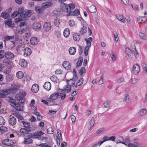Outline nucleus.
<instances>
[{"label": "nucleus", "instance_id": "ea45409f", "mask_svg": "<svg viewBox=\"0 0 147 147\" xmlns=\"http://www.w3.org/2000/svg\"><path fill=\"white\" fill-rule=\"evenodd\" d=\"M18 89V88H13L7 90L9 91V94H13L16 93Z\"/></svg>", "mask_w": 147, "mask_h": 147}, {"label": "nucleus", "instance_id": "5fc2aeb1", "mask_svg": "<svg viewBox=\"0 0 147 147\" xmlns=\"http://www.w3.org/2000/svg\"><path fill=\"white\" fill-rule=\"evenodd\" d=\"M125 52L129 57L131 56V55L132 54L131 51L129 48L126 49Z\"/></svg>", "mask_w": 147, "mask_h": 147}, {"label": "nucleus", "instance_id": "412c9836", "mask_svg": "<svg viewBox=\"0 0 147 147\" xmlns=\"http://www.w3.org/2000/svg\"><path fill=\"white\" fill-rule=\"evenodd\" d=\"M41 26L40 24L38 22L34 23L32 25L33 28L36 30H39L41 28Z\"/></svg>", "mask_w": 147, "mask_h": 147}, {"label": "nucleus", "instance_id": "6ab92c4d", "mask_svg": "<svg viewBox=\"0 0 147 147\" xmlns=\"http://www.w3.org/2000/svg\"><path fill=\"white\" fill-rule=\"evenodd\" d=\"M24 55L26 56L30 55L32 51L30 48L27 47L24 49Z\"/></svg>", "mask_w": 147, "mask_h": 147}, {"label": "nucleus", "instance_id": "39448f33", "mask_svg": "<svg viewBox=\"0 0 147 147\" xmlns=\"http://www.w3.org/2000/svg\"><path fill=\"white\" fill-rule=\"evenodd\" d=\"M59 93L57 92L51 94L47 100L49 102H52L54 104L55 100L57 99L59 96ZM54 104L52 105H53Z\"/></svg>", "mask_w": 147, "mask_h": 147}, {"label": "nucleus", "instance_id": "49530a36", "mask_svg": "<svg viewBox=\"0 0 147 147\" xmlns=\"http://www.w3.org/2000/svg\"><path fill=\"white\" fill-rule=\"evenodd\" d=\"M50 79L54 82L57 83L58 81L57 77L55 76H52L50 77Z\"/></svg>", "mask_w": 147, "mask_h": 147}, {"label": "nucleus", "instance_id": "58836bf2", "mask_svg": "<svg viewBox=\"0 0 147 147\" xmlns=\"http://www.w3.org/2000/svg\"><path fill=\"white\" fill-rule=\"evenodd\" d=\"M87 31V28L86 26H84L82 28L79 32L81 35H83Z\"/></svg>", "mask_w": 147, "mask_h": 147}, {"label": "nucleus", "instance_id": "f704fd0d", "mask_svg": "<svg viewBox=\"0 0 147 147\" xmlns=\"http://www.w3.org/2000/svg\"><path fill=\"white\" fill-rule=\"evenodd\" d=\"M146 20L145 17H140L137 18V21L139 23L144 22Z\"/></svg>", "mask_w": 147, "mask_h": 147}, {"label": "nucleus", "instance_id": "79ce46f5", "mask_svg": "<svg viewBox=\"0 0 147 147\" xmlns=\"http://www.w3.org/2000/svg\"><path fill=\"white\" fill-rule=\"evenodd\" d=\"M60 23V20L58 19H55L54 21V25L57 27H59Z\"/></svg>", "mask_w": 147, "mask_h": 147}, {"label": "nucleus", "instance_id": "4468645a", "mask_svg": "<svg viewBox=\"0 0 147 147\" xmlns=\"http://www.w3.org/2000/svg\"><path fill=\"white\" fill-rule=\"evenodd\" d=\"M80 11L78 9H75L74 11H72L70 12H69L67 16H69L70 15L71 16H78L80 14Z\"/></svg>", "mask_w": 147, "mask_h": 147}, {"label": "nucleus", "instance_id": "e433bc0d", "mask_svg": "<svg viewBox=\"0 0 147 147\" xmlns=\"http://www.w3.org/2000/svg\"><path fill=\"white\" fill-rule=\"evenodd\" d=\"M73 37L74 40L76 41H78L80 38V34L78 33L74 34L73 35Z\"/></svg>", "mask_w": 147, "mask_h": 147}, {"label": "nucleus", "instance_id": "423d86ee", "mask_svg": "<svg viewBox=\"0 0 147 147\" xmlns=\"http://www.w3.org/2000/svg\"><path fill=\"white\" fill-rule=\"evenodd\" d=\"M16 12L18 13V15H20V18H17V22H20V21L23 20L22 19V18L23 17V15L25 12L24 8L21 7L19 8L18 11H16Z\"/></svg>", "mask_w": 147, "mask_h": 147}, {"label": "nucleus", "instance_id": "ddd939ff", "mask_svg": "<svg viewBox=\"0 0 147 147\" xmlns=\"http://www.w3.org/2000/svg\"><path fill=\"white\" fill-rule=\"evenodd\" d=\"M5 57L8 59H10L14 57L13 54L10 51H7L5 52Z\"/></svg>", "mask_w": 147, "mask_h": 147}, {"label": "nucleus", "instance_id": "680f3d73", "mask_svg": "<svg viewBox=\"0 0 147 147\" xmlns=\"http://www.w3.org/2000/svg\"><path fill=\"white\" fill-rule=\"evenodd\" d=\"M69 24L71 27H73L75 24V21L73 20H70L69 22Z\"/></svg>", "mask_w": 147, "mask_h": 147}, {"label": "nucleus", "instance_id": "7ed1b4c3", "mask_svg": "<svg viewBox=\"0 0 147 147\" xmlns=\"http://www.w3.org/2000/svg\"><path fill=\"white\" fill-rule=\"evenodd\" d=\"M50 2H47L42 4V7H37L35 8V11L38 13H42L45 11V9L50 7Z\"/></svg>", "mask_w": 147, "mask_h": 147}, {"label": "nucleus", "instance_id": "f8f14e48", "mask_svg": "<svg viewBox=\"0 0 147 147\" xmlns=\"http://www.w3.org/2000/svg\"><path fill=\"white\" fill-rule=\"evenodd\" d=\"M62 66L63 67L67 70H69L71 67V65L69 62L67 61H65L62 63Z\"/></svg>", "mask_w": 147, "mask_h": 147}, {"label": "nucleus", "instance_id": "4d7b16f0", "mask_svg": "<svg viewBox=\"0 0 147 147\" xmlns=\"http://www.w3.org/2000/svg\"><path fill=\"white\" fill-rule=\"evenodd\" d=\"M90 47H88V46H86L85 48L84 53L85 56H87L88 54V50Z\"/></svg>", "mask_w": 147, "mask_h": 147}, {"label": "nucleus", "instance_id": "6e6d98bb", "mask_svg": "<svg viewBox=\"0 0 147 147\" xmlns=\"http://www.w3.org/2000/svg\"><path fill=\"white\" fill-rule=\"evenodd\" d=\"M86 72V69L85 67H82L81 68L79 71L80 74L81 76H82L84 73Z\"/></svg>", "mask_w": 147, "mask_h": 147}, {"label": "nucleus", "instance_id": "09e8293b", "mask_svg": "<svg viewBox=\"0 0 147 147\" xmlns=\"http://www.w3.org/2000/svg\"><path fill=\"white\" fill-rule=\"evenodd\" d=\"M141 65L143 69L147 73V65L144 62H142L141 63Z\"/></svg>", "mask_w": 147, "mask_h": 147}, {"label": "nucleus", "instance_id": "393cba45", "mask_svg": "<svg viewBox=\"0 0 147 147\" xmlns=\"http://www.w3.org/2000/svg\"><path fill=\"white\" fill-rule=\"evenodd\" d=\"M69 54L71 55H74L76 52V48L74 47H70L69 49Z\"/></svg>", "mask_w": 147, "mask_h": 147}, {"label": "nucleus", "instance_id": "6e6552de", "mask_svg": "<svg viewBox=\"0 0 147 147\" xmlns=\"http://www.w3.org/2000/svg\"><path fill=\"white\" fill-rule=\"evenodd\" d=\"M44 134L45 133L42 131H36L32 134V135H31V137L33 139H38L40 136Z\"/></svg>", "mask_w": 147, "mask_h": 147}, {"label": "nucleus", "instance_id": "a18cd8bd", "mask_svg": "<svg viewBox=\"0 0 147 147\" xmlns=\"http://www.w3.org/2000/svg\"><path fill=\"white\" fill-rule=\"evenodd\" d=\"M111 102L110 100H107L103 104L104 107L105 108H108L110 106Z\"/></svg>", "mask_w": 147, "mask_h": 147}, {"label": "nucleus", "instance_id": "4be33fe9", "mask_svg": "<svg viewBox=\"0 0 147 147\" xmlns=\"http://www.w3.org/2000/svg\"><path fill=\"white\" fill-rule=\"evenodd\" d=\"M38 42V40L36 37H32L30 39L31 44L33 45H36Z\"/></svg>", "mask_w": 147, "mask_h": 147}, {"label": "nucleus", "instance_id": "72a5a7b5", "mask_svg": "<svg viewBox=\"0 0 147 147\" xmlns=\"http://www.w3.org/2000/svg\"><path fill=\"white\" fill-rule=\"evenodd\" d=\"M70 34L69 30L68 28H66L63 31V34L65 37L67 38L69 35Z\"/></svg>", "mask_w": 147, "mask_h": 147}, {"label": "nucleus", "instance_id": "f257e3e1", "mask_svg": "<svg viewBox=\"0 0 147 147\" xmlns=\"http://www.w3.org/2000/svg\"><path fill=\"white\" fill-rule=\"evenodd\" d=\"M20 122L24 125V127L21 128L20 130V132L23 135L25 136L26 135L29 134L31 131V127L30 125V123L22 121Z\"/></svg>", "mask_w": 147, "mask_h": 147}, {"label": "nucleus", "instance_id": "20e7f679", "mask_svg": "<svg viewBox=\"0 0 147 147\" xmlns=\"http://www.w3.org/2000/svg\"><path fill=\"white\" fill-rule=\"evenodd\" d=\"M125 141L128 143V146L129 147H138L139 143L138 142H134L133 144L129 143L130 142V139L129 136H126L125 139Z\"/></svg>", "mask_w": 147, "mask_h": 147}, {"label": "nucleus", "instance_id": "bf43d9fd", "mask_svg": "<svg viewBox=\"0 0 147 147\" xmlns=\"http://www.w3.org/2000/svg\"><path fill=\"white\" fill-rule=\"evenodd\" d=\"M16 31L18 32L20 34H22L25 31V29L24 28H21L20 29H16Z\"/></svg>", "mask_w": 147, "mask_h": 147}, {"label": "nucleus", "instance_id": "5701e85b", "mask_svg": "<svg viewBox=\"0 0 147 147\" xmlns=\"http://www.w3.org/2000/svg\"><path fill=\"white\" fill-rule=\"evenodd\" d=\"M43 87L47 90H49L51 88V84L49 82H46L45 83Z\"/></svg>", "mask_w": 147, "mask_h": 147}, {"label": "nucleus", "instance_id": "7c9ffc66", "mask_svg": "<svg viewBox=\"0 0 147 147\" xmlns=\"http://www.w3.org/2000/svg\"><path fill=\"white\" fill-rule=\"evenodd\" d=\"M147 112V111L145 109H143L140 111L138 113L139 116H142L145 115Z\"/></svg>", "mask_w": 147, "mask_h": 147}, {"label": "nucleus", "instance_id": "c85d7f7f", "mask_svg": "<svg viewBox=\"0 0 147 147\" xmlns=\"http://www.w3.org/2000/svg\"><path fill=\"white\" fill-rule=\"evenodd\" d=\"M116 17L117 19L121 22L124 23L125 19H124L123 16L122 14H118L116 15Z\"/></svg>", "mask_w": 147, "mask_h": 147}, {"label": "nucleus", "instance_id": "0eeeda50", "mask_svg": "<svg viewBox=\"0 0 147 147\" xmlns=\"http://www.w3.org/2000/svg\"><path fill=\"white\" fill-rule=\"evenodd\" d=\"M133 73L135 75H138L140 71L139 66L137 64H134L133 66Z\"/></svg>", "mask_w": 147, "mask_h": 147}, {"label": "nucleus", "instance_id": "37998d69", "mask_svg": "<svg viewBox=\"0 0 147 147\" xmlns=\"http://www.w3.org/2000/svg\"><path fill=\"white\" fill-rule=\"evenodd\" d=\"M65 92H69L71 91V86L69 84H67L66 87L64 89Z\"/></svg>", "mask_w": 147, "mask_h": 147}, {"label": "nucleus", "instance_id": "0e129e2a", "mask_svg": "<svg viewBox=\"0 0 147 147\" xmlns=\"http://www.w3.org/2000/svg\"><path fill=\"white\" fill-rule=\"evenodd\" d=\"M59 96H60V97L62 100H63L65 97L66 95L65 93H59Z\"/></svg>", "mask_w": 147, "mask_h": 147}, {"label": "nucleus", "instance_id": "f3484780", "mask_svg": "<svg viewBox=\"0 0 147 147\" xmlns=\"http://www.w3.org/2000/svg\"><path fill=\"white\" fill-rule=\"evenodd\" d=\"M9 91L7 90H0V97L3 98L5 97L6 95L9 94Z\"/></svg>", "mask_w": 147, "mask_h": 147}, {"label": "nucleus", "instance_id": "2eb2a0df", "mask_svg": "<svg viewBox=\"0 0 147 147\" xmlns=\"http://www.w3.org/2000/svg\"><path fill=\"white\" fill-rule=\"evenodd\" d=\"M68 4L63 2L62 6L60 9V11H63L66 13H69Z\"/></svg>", "mask_w": 147, "mask_h": 147}, {"label": "nucleus", "instance_id": "dca6fc26", "mask_svg": "<svg viewBox=\"0 0 147 147\" xmlns=\"http://www.w3.org/2000/svg\"><path fill=\"white\" fill-rule=\"evenodd\" d=\"M28 63L27 61L24 59L21 60L19 62V65L22 67L26 68L27 65Z\"/></svg>", "mask_w": 147, "mask_h": 147}, {"label": "nucleus", "instance_id": "2f4dec72", "mask_svg": "<svg viewBox=\"0 0 147 147\" xmlns=\"http://www.w3.org/2000/svg\"><path fill=\"white\" fill-rule=\"evenodd\" d=\"M14 36H4V39L3 41L5 44L6 41H8L11 39L14 38Z\"/></svg>", "mask_w": 147, "mask_h": 147}, {"label": "nucleus", "instance_id": "a878e982", "mask_svg": "<svg viewBox=\"0 0 147 147\" xmlns=\"http://www.w3.org/2000/svg\"><path fill=\"white\" fill-rule=\"evenodd\" d=\"M84 40L86 42V46H88V47H90L91 46V42L92 41V37H90L88 39L86 38Z\"/></svg>", "mask_w": 147, "mask_h": 147}, {"label": "nucleus", "instance_id": "cd10ccee", "mask_svg": "<svg viewBox=\"0 0 147 147\" xmlns=\"http://www.w3.org/2000/svg\"><path fill=\"white\" fill-rule=\"evenodd\" d=\"M88 9L89 11L91 13H95L96 11V8L93 5H92Z\"/></svg>", "mask_w": 147, "mask_h": 147}, {"label": "nucleus", "instance_id": "774afa93", "mask_svg": "<svg viewBox=\"0 0 147 147\" xmlns=\"http://www.w3.org/2000/svg\"><path fill=\"white\" fill-rule=\"evenodd\" d=\"M139 35L140 37L142 39L145 38L146 36V35L144 34L142 32L139 33Z\"/></svg>", "mask_w": 147, "mask_h": 147}, {"label": "nucleus", "instance_id": "473e14b6", "mask_svg": "<svg viewBox=\"0 0 147 147\" xmlns=\"http://www.w3.org/2000/svg\"><path fill=\"white\" fill-rule=\"evenodd\" d=\"M24 141V143L26 144H29L31 143L32 142L33 140L30 138H25Z\"/></svg>", "mask_w": 147, "mask_h": 147}, {"label": "nucleus", "instance_id": "c03bdc74", "mask_svg": "<svg viewBox=\"0 0 147 147\" xmlns=\"http://www.w3.org/2000/svg\"><path fill=\"white\" fill-rule=\"evenodd\" d=\"M24 74L22 71H19L16 74L17 77L19 79L22 78L23 77Z\"/></svg>", "mask_w": 147, "mask_h": 147}, {"label": "nucleus", "instance_id": "4c0bfd02", "mask_svg": "<svg viewBox=\"0 0 147 147\" xmlns=\"http://www.w3.org/2000/svg\"><path fill=\"white\" fill-rule=\"evenodd\" d=\"M13 77L12 74H8L6 76V80L7 82L11 81L13 80Z\"/></svg>", "mask_w": 147, "mask_h": 147}, {"label": "nucleus", "instance_id": "13d9d810", "mask_svg": "<svg viewBox=\"0 0 147 147\" xmlns=\"http://www.w3.org/2000/svg\"><path fill=\"white\" fill-rule=\"evenodd\" d=\"M94 123V117H92L89 122L90 125L93 126Z\"/></svg>", "mask_w": 147, "mask_h": 147}, {"label": "nucleus", "instance_id": "603ef678", "mask_svg": "<svg viewBox=\"0 0 147 147\" xmlns=\"http://www.w3.org/2000/svg\"><path fill=\"white\" fill-rule=\"evenodd\" d=\"M5 121L2 116H0V125H3L5 124Z\"/></svg>", "mask_w": 147, "mask_h": 147}, {"label": "nucleus", "instance_id": "a19ab883", "mask_svg": "<svg viewBox=\"0 0 147 147\" xmlns=\"http://www.w3.org/2000/svg\"><path fill=\"white\" fill-rule=\"evenodd\" d=\"M1 16L2 17L5 19H7L9 17V14L5 12H3L1 14Z\"/></svg>", "mask_w": 147, "mask_h": 147}, {"label": "nucleus", "instance_id": "bb28decb", "mask_svg": "<svg viewBox=\"0 0 147 147\" xmlns=\"http://www.w3.org/2000/svg\"><path fill=\"white\" fill-rule=\"evenodd\" d=\"M5 24L7 25L9 27H11L12 28L14 27V24H12L11 20V19L7 20L5 23Z\"/></svg>", "mask_w": 147, "mask_h": 147}, {"label": "nucleus", "instance_id": "8fccbe9b", "mask_svg": "<svg viewBox=\"0 0 147 147\" xmlns=\"http://www.w3.org/2000/svg\"><path fill=\"white\" fill-rule=\"evenodd\" d=\"M0 130L3 132H5L8 131V129L6 127L3 126L0 127Z\"/></svg>", "mask_w": 147, "mask_h": 147}, {"label": "nucleus", "instance_id": "b1692460", "mask_svg": "<svg viewBox=\"0 0 147 147\" xmlns=\"http://www.w3.org/2000/svg\"><path fill=\"white\" fill-rule=\"evenodd\" d=\"M31 14H30V13L29 11H27L24 14V13L23 16V17L22 18V20H26V18L27 17H29L30 16Z\"/></svg>", "mask_w": 147, "mask_h": 147}, {"label": "nucleus", "instance_id": "f03ea898", "mask_svg": "<svg viewBox=\"0 0 147 147\" xmlns=\"http://www.w3.org/2000/svg\"><path fill=\"white\" fill-rule=\"evenodd\" d=\"M26 94V93L25 92L18 93L15 97L16 100H17L19 103L21 104L24 103L26 101V99L24 97Z\"/></svg>", "mask_w": 147, "mask_h": 147}, {"label": "nucleus", "instance_id": "a211bd4d", "mask_svg": "<svg viewBox=\"0 0 147 147\" xmlns=\"http://www.w3.org/2000/svg\"><path fill=\"white\" fill-rule=\"evenodd\" d=\"M17 121L16 118L13 116L9 119V123L10 125L13 126L15 125Z\"/></svg>", "mask_w": 147, "mask_h": 147}, {"label": "nucleus", "instance_id": "c9c22d12", "mask_svg": "<svg viewBox=\"0 0 147 147\" xmlns=\"http://www.w3.org/2000/svg\"><path fill=\"white\" fill-rule=\"evenodd\" d=\"M83 61V58L82 57H80V58L76 63V68L79 67L82 65Z\"/></svg>", "mask_w": 147, "mask_h": 147}, {"label": "nucleus", "instance_id": "1a4fd4ad", "mask_svg": "<svg viewBox=\"0 0 147 147\" xmlns=\"http://www.w3.org/2000/svg\"><path fill=\"white\" fill-rule=\"evenodd\" d=\"M15 109L18 111H22L24 110V106L20 105L19 103H18L16 102H13Z\"/></svg>", "mask_w": 147, "mask_h": 147}, {"label": "nucleus", "instance_id": "052dcab7", "mask_svg": "<svg viewBox=\"0 0 147 147\" xmlns=\"http://www.w3.org/2000/svg\"><path fill=\"white\" fill-rule=\"evenodd\" d=\"M76 79L74 77H73V78L72 79H70L69 80H67V84H70L72 83L73 82H74V81Z\"/></svg>", "mask_w": 147, "mask_h": 147}, {"label": "nucleus", "instance_id": "c756f323", "mask_svg": "<svg viewBox=\"0 0 147 147\" xmlns=\"http://www.w3.org/2000/svg\"><path fill=\"white\" fill-rule=\"evenodd\" d=\"M68 9L69 12H70L72 11L71 10L74 9L75 7V5L74 3H70L68 5Z\"/></svg>", "mask_w": 147, "mask_h": 147}, {"label": "nucleus", "instance_id": "aec40b11", "mask_svg": "<svg viewBox=\"0 0 147 147\" xmlns=\"http://www.w3.org/2000/svg\"><path fill=\"white\" fill-rule=\"evenodd\" d=\"M39 86L37 84H34L32 87V91L34 93L37 92L39 90Z\"/></svg>", "mask_w": 147, "mask_h": 147}, {"label": "nucleus", "instance_id": "864d4df0", "mask_svg": "<svg viewBox=\"0 0 147 147\" xmlns=\"http://www.w3.org/2000/svg\"><path fill=\"white\" fill-rule=\"evenodd\" d=\"M47 133L49 134H52L54 131V130L53 128L51 127L48 128L47 129Z\"/></svg>", "mask_w": 147, "mask_h": 147}, {"label": "nucleus", "instance_id": "9d476101", "mask_svg": "<svg viewBox=\"0 0 147 147\" xmlns=\"http://www.w3.org/2000/svg\"><path fill=\"white\" fill-rule=\"evenodd\" d=\"M43 28L46 32H49L51 30V23L48 22H45L43 25Z\"/></svg>", "mask_w": 147, "mask_h": 147}, {"label": "nucleus", "instance_id": "de8ad7c7", "mask_svg": "<svg viewBox=\"0 0 147 147\" xmlns=\"http://www.w3.org/2000/svg\"><path fill=\"white\" fill-rule=\"evenodd\" d=\"M129 96L128 94H126L124 95V97L123 99L124 102L127 103L129 101Z\"/></svg>", "mask_w": 147, "mask_h": 147}, {"label": "nucleus", "instance_id": "9b49d317", "mask_svg": "<svg viewBox=\"0 0 147 147\" xmlns=\"http://www.w3.org/2000/svg\"><path fill=\"white\" fill-rule=\"evenodd\" d=\"M2 143L3 144L8 146L12 145L13 144V141L12 140L8 139L3 140Z\"/></svg>", "mask_w": 147, "mask_h": 147}, {"label": "nucleus", "instance_id": "3c124183", "mask_svg": "<svg viewBox=\"0 0 147 147\" xmlns=\"http://www.w3.org/2000/svg\"><path fill=\"white\" fill-rule=\"evenodd\" d=\"M20 22V28H22L23 26H26V23L25 20H22Z\"/></svg>", "mask_w": 147, "mask_h": 147}, {"label": "nucleus", "instance_id": "69168bd1", "mask_svg": "<svg viewBox=\"0 0 147 147\" xmlns=\"http://www.w3.org/2000/svg\"><path fill=\"white\" fill-rule=\"evenodd\" d=\"M83 78H81L78 81V82L77 83V85L78 84V85L79 86L83 84Z\"/></svg>", "mask_w": 147, "mask_h": 147}, {"label": "nucleus", "instance_id": "338daca9", "mask_svg": "<svg viewBox=\"0 0 147 147\" xmlns=\"http://www.w3.org/2000/svg\"><path fill=\"white\" fill-rule=\"evenodd\" d=\"M138 80L135 78H132L131 80L130 83L134 84L136 83L137 82Z\"/></svg>", "mask_w": 147, "mask_h": 147}, {"label": "nucleus", "instance_id": "e2e57ef3", "mask_svg": "<svg viewBox=\"0 0 147 147\" xmlns=\"http://www.w3.org/2000/svg\"><path fill=\"white\" fill-rule=\"evenodd\" d=\"M135 48L134 49V50H133V52H134V54L135 56V57L137 58L138 57L139 55H138V51H136V48L135 47V45L134 46Z\"/></svg>", "mask_w": 147, "mask_h": 147}]
</instances>
